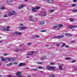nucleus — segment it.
Segmentation results:
<instances>
[{"mask_svg":"<svg viewBox=\"0 0 77 77\" xmlns=\"http://www.w3.org/2000/svg\"><path fill=\"white\" fill-rule=\"evenodd\" d=\"M15 15H16V12L14 11H12L11 12L9 13L8 14V16H12Z\"/></svg>","mask_w":77,"mask_h":77,"instance_id":"nucleus-1","label":"nucleus"},{"mask_svg":"<svg viewBox=\"0 0 77 77\" xmlns=\"http://www.w3.org/2000/svg\"><path fill=\"white\" fill-rule=\"evenodd\" d=\"M46 68L48 70L52 69V70H53V71H54V67H51L49 66H47Z\"/></svg>","mask_w":77,"mask_h":77,"instance_id":"nucleus-2","label":"nucleus"},{"mask_svg":"<svg viewBox=\"0 0 77 77\" xmlns=\"http://www.w3.org/2000/svg\"><path fill=\"white\" fill-rule=\"evenodd\" d=\"M64 35L57 36L55 37V38H62L64 37Z\"/></svg>","mask_w":77,"mask_h":77,"instance_id":"nucleus-3","label":"nucleus"},{"mask_svg":"<svg viewBox=\"0 0 77 77\" xmlns=\"http://www.w3.org/2000/svg\"><path fill=\"white\" fill-rule=\"evenodd\" d=\"M69 27L70 29H73L74 28H76V27H77V25L69 26Z\"/></svg>","mask_w":77,"mask_h":77,"instance_id":"nucleus-4","label":"nucleus"},{"mask_svg":"<svg viewBox=\"0 0 77 77\" xmlns=\"http://www.w3.org/2000/svg\"><path fill=\"white\" fill-rule=\"evenodd\" d=\"M38 23L40 25H43L45 24V22L44 21H40Z\"/></svg>","mask_w":77,"mask_h":77,"instance_id":"nucleus-5","label":"nucleus"},{"mask_svg":"<svg viewBox=\"0 0 77 77\" xmlns=\"http://www.w3.org/2000/svg\"><path fill=\"white\" fill-rule=\"evenodd\" d=\"M25 6V5H24L22 4L21 5H20L18 7V9H21Z\"/></svg>","mask_w":77,"mask_h":77,"instance_id":"nucleus-6","label":"nucleus"},{"mask_svg":"<svg viewBox=\"0 0 77 77\" xmlns=\"http://www.w3.org/2000/svg\"><path fill=\"white\" fill-rule=\"evenodd\" d=\"M15 60V58H10V59H9V61H11V62H13V61H14Z\"/></svg>","mask_w":77,"mask_h":77,"instance_id":"nucleus-7","label":"nucleus"},{"mask_svg":"<svg viewBox=\"0 0 77 77\" xmlns=\"http://www.w3.org/2000/svg\"><path fill=\"white\" fill-rule=\"evenodd\" d=\"M21 73L20 72H18L16 73V75L18 77H19L21 75Z\"/></svg>","mask_w":77,"mask_h":77,"instance_id":"nucleus-8","label":"nucleus"},{"mask_svg":"<svg viewBox=\"0 0 77 77\" xmlns=\"http://www.w3.org/2000/svg\"><path fill=\"white\" fill-rule=\"evenodd\" d=\"M23 65H26V63H21L19 65V66H23Z\"/></svg>","mask_w":77,"mask_h":77,"instance_id":"nucleus-9","label":"nucleus"},{"mask_svg":"<svg viewBox=\"0 0 77 77\" xmlns=\"http://www.w3.org/2000/svg\"><path fill=\"white\" fill-rule=\"evenodd\" d=\"M65 36H71L72 35L69 33H66L65 34Z\"/></svg>","mask_w":77,"mask_h":77,"instance_id":"nucleus-10","label":"nucleus"},{"mask_svg":"<svg viewBox=\"0 0 77 77\" xmlns=\"http://www.w3.org/2000/svg\"><path fill=\"white\" fill-rule=\"evenodd\" d=\"M13 65V63H11L7 64V66H11V65Z\"/></svg>","mask_w":77,"mask_h":77,"instance_id":"nucleus-11","label":"nucleus"},{"mask_svg":"<svg viewBox=\"0 0 77 77\" xmlns=\"http://www.w3.org/2000/svg\"><path fill=\"white\" fill-rule=\"evenodd\" d=\"M33 53H34V51H32V52H30L29 54H27V56H29V55H30V56H32L33 54Z\"/></svg>","mask_w":77,"mask_h":77,"instance_id":"nucleus-12","label":"nucleus"},{"mask_svg":"<svg viewBox=\"0 0 77 77\" xmlns=\"http://www.w3.org/2000/svg\"><path fill=\"white\" fill-rule=\"evenodd\" d=\"M41 60H44V59H47V57L45 56H44L42 57L41 58Z\"/></svg>","mask_w":77,"mask_h":77,"instance_id":"nucleus-13","label":"nucleus"},{"mask_svg":"<svg viewBox=\"0 0 77 77\" xmlns=\"http://www.w3.org/2000/svg\"><path fill=\"white\" fill-rule=\"evenodd\" d=\"M26 27H20V30H24V29H26Z\"/></svg>","mask_w":77,"mask_h":77,"instance_id":"nucleus-14","label":"nucleus"},{"mask_svg":"<svg viewBox=\"0 0 77 77\" xmlns=\"http://www.w3.org/2000/svg\"><path fill=\"white\" fill-rule=\"evenodd\" d=\"M31 10L34 12H36V9L35 8H32Z\"/></svg>","mask_w":77,"mask_h":77,"instance_id":"nucleus-15","label":"nucleus"},{"mask_svg":"<svg viewBox=\"0 0 77 77\" xmlns=\"http://www.w3.org/2000/svg\"><path fill=\"white\" fill-rule=\"evenodd\" d=\"M15 34H16L17 35H21L22 33L21 32H15Z\"/></svg>","mask_w":77,"mask_h":77,"instance_id":"nucleus-16","label":"nucleus"},{"mask_svg":"<svg viewBox=\"0 0 77 77\" xmlns=\"http://www.w3.org/2000/svg\"><path fill=\"white\" fill-rule=\"evenodd\" d=\"M69 20L70 21H74V19L73 18H71L69 19Z\"/></svg>","mask_w":77,"mask_h":77,"instance_id":"nucleus-17","label":"nucleus"},{"mask_svg":"<svg viewBox=\"0 0 77 77\" xmlns=\"http://www.w3.org/2000/svg\"><path fill=\"white\" fill-rule=\"evenodd\" d=\"M1 59L2 60V61H5V60H6V59H4V57H1Z\"/></svg>","mask_w":77,"mask_h":77,"instance_id":"nucleus-18","label":"nucleus"},{"mask_svg":"<svg viewBox=\"0 0 77 77\" xmlns=\"http://www.w3.org/2000/svg\"><path fill=\"white\" fill-rule=\"evenodd\" d=\"M48 2L50 3H53V1L51 0H48Z\"/></svg>","mask_w":77,"mask_h":77,"instance_id":"nucleus-19","label":"nucleus"},{"mask_svg":"<svg viewBox=\"0 0 77 77\" xmlns=\"http://www.w3.org/2000/svg\"><path fill=\"white\" fill-rule=\"evenodd\" d=\"M59 66V69H60V70H62V66H61V65H60Z\"/></svg>","mask_w":77,"mask_h":77,"instance_id":"nucleus-20","label":"nucleus"},{"mask_svg":"<svg viewBox=\"0 0 77 77\" xmlns=\"http://www.w3.org/2000/svg\"><path fill=\"white\" fill-rule=\"evenodd\" d=\"M36 9H40V7L36 6L35 7Z\"/></svg>","mask_w":77,"mask_h":77,"instance_id":"nucleus-21","label":"nucleus"},{"mask_svg":"<svg viewBox=\"0 0 77 77\" xmlns=\"http://www.w3.org/2000/svg\"><path fill=\"white\" fill-rule=\"evenodd\" d=\"M34 37L35 38H39V35H35L34 36Z\"/></svg>","mask_w":77,"mask_h":77,"instance_id":"nucleus-22","label":"nucleus"},{"mask_svg":"<svg viewBox=\"0 0 77 77\" xmlns=\"http://www.w3.org/2000/svg\"><path fill=\"white\" fill-rule=\"evenodd\" d=\"M66 60H71V58L69 57H67L65 58Z\"/></svg>","mask_w":77,"mask_h":77,"instance_id":"nucleus-23","label":"nucleus"},{"mask_svg":"<svg viewBox=\"0 0 77 77\" xmlns=\"http://www.w3.org/2000/svg\"><path fill=\"white\" fill-rule=\"evenodd\" d=\"M30 21H32V22H35V20L33 19H30Z\"/></svg>","mask_w":77,"mask_h":77,"instance_id":"nucleus-24","label":"nucleus"},{"mask_svg":"<svg viewBox=\"0 0 77 77\" xmlns=\"http://www.w3.org/2000/svg\"><path fill=\"white\" fill-rule=\"evenodd\" d=\"M0 9H2V10H5V7H2L0 8Z\"/></svg>","mask_w":77,"mask_h":77,"instance_id":"nucleus-25","label":"nucleus"},{"mask_svg":"<svg viewBox=\"0 0 77 77\" xmlns=\"http://www.w3.org/2000/svg\"><path fill=\"white\" fill-rule=\"evenodd\" d=\"M72 12H77V9H74L72 10Z\"/></svg>","mask_w":77,"mask_h":77,"instance_id":"nucleus-26","label":"nucleus"},{"mask_svg":"<svg viewBox=\"0 0 77 77\" xmlns=\"http://www.w3.org/2000/svg\"><path fill=\"white\" fill-rule=\"evenodd\" d=\"M37 63L38 64H42V63H44V62H38Z\"/></svg>","mask_w":77,"mask_h":77,"instance_id":"nucleus-27","label":"nucleus"},{"mask_svg":"<svg viewBox=\"0 0 77 77\" xmlns=\"http://www.w3.org/2000/svg\"><path fill=\"white\" fill-rule=\"evenodd\" d=\"M54 10H50V12H54Z\"/></svg>","mask_w":77,"mask_h":77,"instance_id":"nucleus-28","label":"nucleus"},{"mask_svg":"<svg viewBox=\"0 0 77 77\" xmlns=\"http://www.w3.org/2000/svg\"><path fill=\"white\" fill-rule=\"evenodd\" d=\"M46 13L45 12H43L42 13V15H45Z\"/></svg>","mask_w":77,"mask_h":77,"instance_id":"nucleus-29","label":"nucleus"},{"mask_svg":"<svg viewBox=\"0 0 77 77\" xmlns=\"http://www.w3.org/2000/svg\"><path fill=\"white\" fill-rule=\"evenodd\" d=\"M50 65H55V63H50Z\"/></svg>","mask_w":77,"mask_h":77,"instance_id":"nucleus-30","label":"nucleus"},{"mask_svg":"<svg viewBox=\"0 0 77 77\" xmlns=\"http://www.w3.org/2000/svg\"><path fill=\"white\" fill-rule=\"evenodd\" d=\"M54 77V74H52L50 75V77Z\"/></svg>","mask_w":77,"mask_h":77,"instance_id":"nucleus-31","label":"nucleus"},{"mask_svg":"<svg viewBox=\"0 0 77 77\" xmlns=\"http://www.w3.org/2000/svg\"><path fill=\"white\" fill-rule=\"evenodd\" d=\"M72 6L73 7H75V6H76V5L75 4H72Z\"/></svg>","mask_w":77,"mask_h":77,"instance_id":"nucleus-32","label":"nucleus"},{"mask_svg":"<svg viewBox=\"0 0 77 77\" xmlns=\"http://www.w3.org/2000/svg\"><path fill=\"white\" fill-rule=\"evenodd\" d=\"M57 26H53V29H56V28H57Z\"/></svg>","mask_w":77,"mask_h":77,"instance_id":"nucleus-33","label":"nucleus"},{"mask_svg":"<svg viewBox=\"0 0 77 77\" xmlns=\"http://www.w3.org/2000/svg\"><path fill=\"white\" fill-rule=\"evenodd\" d=\"M62 26H63L62 24H60L59 25V27H62Z\"/></svg>","mask_w":77,"mask_h":77,"instance_id":"nucleus-34","label":"nucleus"},{"mask_svg":"<svg viewBox=\"0 0 77 77\" xmlns=\"http://www.w3.org/2000/svg\"><path fill=\"white\" fill-rule=\"evenodd\" d=\"M38 68L39 69H42V66H39V67H38Z\"/></svg>","mask_w":77,"mask_h":77,"instance_id":"nucleus-35","label":"nucleus"},{"mask_svg":"<svg viewBox=\"0 0 77 77\" xmlns=\"http://www.w3.org/2000/svg\"><path fill=\"white\" fill-rule=\"evenodd\" d=\"M31 44H32V43L31 42H29L28 44V45H31Z\"/></svg>","mask_w":77,"mask_h":77,"instance_id":"nucleus-36","label":"nucleus"},{"mask_svg":"<svg viewBox=\"0 0 77 77\" xmlns=\"http://www.w3.org/2000/svg\"><path fill=\"white\" fill-rule=\"evenodd\" d=\"M29 18H30V20L31 19H32V18H33V17L32 16H29Z\"/></svg>","mask_w":77,"mask_h":77,"instance_id":"nucleus-37","label":"nucleus"},{"mask_svg":"<svg viewBox=\"0 0 77 77\" xmlns=\"http://www.w3.org/2000/svg\"><path fill=\"white\" fill-rule=\"evenodd\" d=\"M41 32H46V31L43 30H41Z\"/></svg>","mask_w":77,"mask_h":77,"instance_id":"nucleus-38","label":"nucleus"},{"mask_svg":"<svg viewBox=\"0 0 77 77\" xmlns=\"http://www.w3.org/2000/svg\"><path fill=\"white\" fill-rule=\"evenodd\" d=\"M75 62V60H73L71 62V63H74V62Z\"/></svg>","mask_w":77,"mask_h":77,"instance_id":"nucleus-39","label":"nucleus"},{"mask_svg":"<svg viewBox=\"0 0 77 77\" xmlns=\"http://www.w3.org/2000/svg\"><path fill=\"white\" fill-rule=\"evenodd\" d=\"M14 65H17V64H18V63L15 62L14 63Z\"/></svg>","mask_w":77,"mask_h":77,"instance_id":"nucleus-40","label":"nucleus"},{"mask_svg":"<svg viewBox=\"0 0 77 77\" xmlns=\"http://www.w3.org/2000/svg\"><path fill=\"white\" fill-rule=\"evenodd\" d=\"M19 77H24V76L23 75H20V76Z\"/></svg>","mask_w":77,"mask_h":77,"instance_id":"nucleus-41","label":"nucleus"},{"mask_svg":"<svg viewBox=\"0 0 77 77\" xmlns=\"http://www.w3.org/2000/svg\"><path fill=\"white\" fill-rule=\"evenodd\" d=\"M72 43H75V41H72L71 42Z\"/></svg>","mask_w":77,"mask_h":77,"instance_id":"nucleus-42","label":"nucleus"},{"mask_svg":"<svg viewBox=\"0 0 77 77\" xmlns=\"http://www.w3.org/2000/svg\"><path fill=\"white\" fill-rule=\"evenodd\" d=\"M9 2L10 3H12V2H13V1L12 0H10L9 1Z\"/></svg>","mask_w":77,"mask_h":77,"instance_id":"nucleus-43","label":"nucleus"},{"mask_svg":"<svg viewBox=\"0 0 77 77\" xmlns=\"http://www.w3.org/2000/svg\"><path fill=\"white\" fill-rule=\"evenodd\" d=\"M7 60H8L9 61V59H10V58H9V57H7L6 58Z\"/></svg>","mask_w":77,"mask_h":77,"instance_id":"nucleus-44","label":"nucleus"},{"mask_svg":"<svg viewBox=\"0 0 77 77\" xmlns=\"http://www.w3.org/2000/svg\"><path fill=\"white\" fill-rule=\"evenodd\" d=\"M56 46H57V47H59V44H57L56 45Z\"/></svg>","mask_w":77,"mask_h":77,"instance_id":"nucleus-45","label":"nucleus"},{"mask_svg":"<svg viewBox=\"0 0 77 77\" xmlns=\"http://www.w3.org/2000/svg\"><path fill=\"white\" fill-rule=\"evenodd\" d=\"M66 48H69V47L68 46H65Z\"/></svg>","mask_w":77,"mask_h":77,"instance_id":"nucleus-46","label":"nucleus"},{"mask_svg":"<svg viewBox=\"0 0 77 77\" xmlns=\"http://www.w3.org/2000/svg\"><path fill=\"white\" fill-rule=\"evenodd\" d=\"M3 55H4V56H7V54H4Z\"/></svg>","mask_w":77,"mask_h":77,"instance_id":"nucleus-47","label":"nucleus"},{"mask_svg":"<svg viewBox=\"0 0 77 77\" xmlns=\"http://www.w3.org/2000/svg\"><path fill=\"white\" fill-rule=\"evenodd\" d=\"M18 51H19V50H18V49L16 50H15L16 52H17Z\"/></svg>","mask_w":77,"mask_h":77,"instance_id":"nucleus-48","label":"nucleus"},{"mask_svg":"<svg viewBox=\"0 0 77 77\" xmlns=\"http://www.w3.org/2000/svg\"><path fill=\"white\" fill-rule=\"evenodd\" d=\"M5 31H9V30L8 29H5Z\"/></svg>","mask_w":77,"mask_h":77,"instance_id":"nucleus-49","label":"nucleus"},{"mask_svg":"<svg viewBox=\"0 0 77 77\" xmlns=\"http://www.w3.org/2000/svg\"><path fill=\"white\" fill-rule=\"evenodd\" d=\"M33 70H35V71H38V69H33Z\"/></svg>","mask_w":77,"mask_h":77,"instance_id":"nucleus-50","label":"nucleus"},{"mask_svg":"<svg viewBox=\"0 0 77 77\" xmlns=\"http://www.w3.org/2000/svg\"><path fill=\"white\" fill-rule=\"evenodd\" d=\"M4 17H8V16L6 15H4Z\"/></svg>","mask_w":77,"mask_h":77,"instance_id":"nucleus-51","label":"nucleus"},{"mask_svg":"<svg viewBox=\"0 0 77 77\" xmlns=\"http://www.w3.org/2000/svg\"><path fill=\"white\" fill-rule=\"evenodd\" d=\"M73 2H77V0H74Z\"/></svg>","mask_w":77,"mask_h":77,"instance_id":"nucleus-52","label":"nucleus"},{"mask_svg":"<svg viewBox=\"0 0 77 77\" xmlns=\"http://www.w3.org/2000/svg\"><path fill=\"white\" fill-rule=\"evenodd\" d=\"M9 77H14V76H12L11 75H9Z\"/></svg>","mask_w":77,"mask_h":77,"instance_id":"nucleus-53","label":"nucleus"},{"mask_svg":"<svg viewBox=\"0 0 77 77\" xmlns=\"http://www.w3.org/2000/svg\"><path fill=\"white\" fill-rule=\"evenodd\" d=\"M64 45H65V43H63V46L64 47Z\"/></svg>","mask_w":77,"mask_h":77,"instance_id":"nucleus-54","label":"nucleus"},{"mask_svg":"<svg viewBox=\"0 0 77 77\" xmlns=\"http://www.w3.org/2000/svg\"><path fill=\"white\" fill-rule=\"evenodd\" d=\"M3 41H0V43H2Z\"/></svg>","mask_w":77,"mask_h":77,"instance_id":"nucleus-55","label":"nucleus"},{"mask_svg":"<svg viewBox=\"0 0 77 77\" xmlns=\"http://www.w3.org/2000/svg\"><path fill=\"white\" fill-rule=\"evenodd\" d=\"M45 2H48V0H44Z\"/></svg>","mask_w":77,"mask_h":77,"instance_id":"nucleus-56","label":"nucleus"},{"mask_svg":"<svg viewBox=\"0 0 77 77\" xmlns=\"http://www.w3.org/2000/svg\"><path fill=\"white\" fill-rule=\"evenodd\" d=\"M7 29H9V28H10L9 26H7Z\"/></svg>","mask_w":77,"mask_h":77,"instance_id":"nucleus-57","label":"nucleus"},{"mask_svg":"<svg viewBox=\"0 0 77 77\" xmlns=\"http://www.w3.org/2000/svg\"><path fill=\"white\" fill-rule=\"evenodd\" d=\"M1 65H2V63L0 62V66H1Z\"/></svg>","mask_w":77,"mask_h":77,"instance_id":"nucleus-58","label":"nucleus"},{"mask_svg":"<svg viewBox=\"0 0 77 77\" xmlns=\"http://www.w3.org/2000/svg\"><path fill=\"white\" fill-rule=\"evenodd\" d=\"M7 3H8V2H9V1L7 0Z\"/></svg>","mask_w":77,"mask_h":77,"instance_id":"nucleus-59","label":"nucleus"},{"mask_svg":"<svg viewBox=\"0 0 77 77\" xmlns=\"http://www.w3.org/2000/svg\"><path fill=\"white\" fill-rule=\"evenodd\" d=\"M27 77H31V76L29 75Z\"/></svg>","mask_w":77,"mask_h":77,"instance_id":"nucleus-60","label":"nucleus"},{"mask_svg":"<svg viewBox=\"0 0 77 77\" xmlns=\"http://www.w3.org/2000/svg\"><path fill=\"white\" fill-rule=\"evenodd\" d=\"M2 77V75H0V77Z\"/></svg>","mask_w":77,"mask_h":77,"instance_id":"nucleus-61","label":"nucleus"},{"mask_svg":"<svg viewBox=\"0 0 77 77\" xmlns=\"http://www.w3.org/2000/svg\"><path fill=\"white\" fill-rule=\"evenodd\" d=\"M42 69H45V68H43V67H42Z\"/></svg>","mask_w":77,"mask_h":77,"instance_id":"nucleus-62","label":"nucleus"},{"mask_svg":"<svg viewBox=\"0 0 77 77\" xmlns=\"http://www.w3.org/2000/svg\"><path fill=\"white\" fill-rule=\"evenodd\" d=\"M27 58H29V57H27Z\"/></svg>","mask_w":77,"mask_h":77,"instance_id":"nucleus-63","label":"nucleus"},{"mask_svg":"<svg viewBox=\"0 0 77 77\" xmlns=\"http://www.w3.org/2000/svg\"><path fill=\"white\" fill-rule=\"evenodd\" d=\"M4 21H6V20H4Z\"/></svg>","mask_w":77,"mask_h":77,"instance_id":"nucleus-64","label":"nucleus"}]
</instances>
